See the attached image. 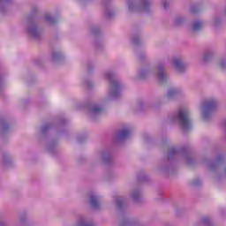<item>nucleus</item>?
Wrapping results in <instances>:
<instances>
[{
  "mask_svg": "<svg viewBox=\"0 0 226 226\" xmlns=\"http://www.w3.org/2000/svg\"><path fill=\"white\" fill-rule=\"evenodd\" d=\"M176 118L181 123L184 130H188L192 126V121H190V115L187 109H181Z\"/></svg>",
  "mask_w": 226,
  "mask_h": 226,
  "instance_id": "f257e3e1",
  "label": "nucleus"
},
{
  "mask_svg": "<svg viewBox=\"0 0 226 226\" xmlns=\"http://www.w3.org/2000/svg\"><path fill=\"white\" fill-rule=\"evenodd\" d=\"M119 94V83L114 82L111 84L110 96L116 98Z\"/></svg>",
  "mask_w": 226,
  "mask_h": 226,
  "instance_id": "f03ea898",
  "label": "nucleus"
},
{
  "mask_svg": "<svg viewBox=\"0 0 226 226\" xmlns=\"http://www.w3.org/2000/svg\"><path fill=\"white\" fill-rule=\"evenodd\" d=\"M213 109V103H206L201 106V112L203 116H206L209 110Z\"/></svg>",
  "mask_w": 226,
  "mask_h": 226,
  "instance_id": "7ed1b4c3",
  "label": "nucleus"
},
{
  "mask_svg": "<svg viewBox=\"0 0 226 226\" xmlns=\"http://www.w3.org/2000/svg\"><path fill=\"white\" fill-rule=\"evenodd\" d=\"M26 31L30 36L35 37L38 34V28H36L34 26H28Z\"/></svg>",
  "mask_w": 226,
  "mask_h": 226,
  "instance_id": "20e7f679",
  "label": "nucleus"
},
{
  "mask_svg": "<svg viewBox=\"0 0 226 226\" xmlns=\"http://www.w3.org/2000/svg\"><path fill=\"white\" fill-rule=\"evenodd\" d=\"M173 66L176 68V70H181L183 68V62L179 59H176L173 62Z\"/></svg>",
  "mask_w": 226,
  "mask_h": 226,
  "instance_id": "39448f33",
  "label": "nucleus"
},
{
  "mask_svg": "<svg viewBox=\"0 0 226 226\" xmlns=\"http://www.w3.org/2000/svg\"><path fill=\"white\" fill-rule=\"evenodd\" d=\"M200 27H202V23H200V21L194 22L192 26L193 31H198V29H200Z\"/></svg>",
  "mask_w": 226,
  "mask_h": 226,
  "instance_id": "423d86ee",
  "label": "nucleus"
},
{
  "mask_svg": "<svg viewBox=\"0 0 226 226\" xmlns=\"http://www.w3.org/2000/svg\"><path fill=\"white\" fill-rule=\"evenodd\" d=\"M157 78L159 80H163V79H165V73L163 72V70L159 69Z\"/></svg>",
  "mask_w": 226,
  "mask_h": 226,
  "instance_id": "0eeeda50",
  "label": "nucleus"
},
{
  "mask_svg": "<svg viewBox=\"0 0 226 226\" xmlns=\"http://www.w3.org/2000/svg\"><path fill=\"white\" fill-rule=\"evenodd\" d=\"M100 110H102V109L100 107H94V108H92V114H96V113L100 112Z\"/></svg>",
  "mask_w": 226,
  "mask_h": 226,
  "instance_id": "6e6552de",
  "label": "nucleus"
},
{
  "mask_svg": "<svg viewBox=\"0 0 226 226\" xmlns=\"http://www.w3.org/2000/svg\"><path fill=\"white\" fill-rule=\"evenodd\" d=\"M128 135V131H123L120 132L121 139H124Z\"/></svg>",
  "mask_w": 226,
  "mask_h": 226,
  "instance_id": "1a4fd4ad",
  "label": "nucleus"
},
{
  "mask_svg": "<svg viewBox=\"0 0 226 226\" xmlns=\"http://www.w3.org/2000/svg\"><path fill=\"white\" fill-rule=\"evenodd\" d=\"M175 93H176L175 90H170V91L168 92V96L170 97V96H172V94H174Z\"/></svg>",
  "mask_w": 226,
  "mask_h": 226,
  "instance_id": "9d476101",
  "label": "nucleus"
},
{
  "mask_svg": "<svg viewBox=\"0 0 226 226\" xmlns=\"http://www.w3.org/2000/svg\"><path fill=\"white\" fill-rule=\"evenodd\" d=\"M45 19L48 20V22H51L52 21V17L51 16H46Z\"/></svg>",
  "mask_w": 226,
  "mask_h": 226,
  "instance_id": "9b49d317",
  "label": "nucleus"
},
{
  "mask_svg": "<svg viewBox=\"0 0 226 226\" xmlns=\"http://www.w3.org/2000/svg\"><path fill=\"white\" fill-rule=\"evenodd\" d=\"M90 202H91L92 206H94V203L96 202V199L92 198Z\"/></svg>",
  "mask_w": 226,
  "mask_h": 226,
  "instance_id": "f8f14e48",
  "label": "nucleus"
}]
</instances>
